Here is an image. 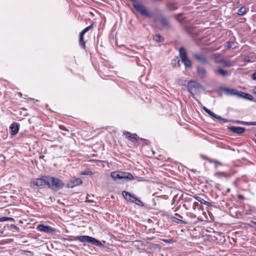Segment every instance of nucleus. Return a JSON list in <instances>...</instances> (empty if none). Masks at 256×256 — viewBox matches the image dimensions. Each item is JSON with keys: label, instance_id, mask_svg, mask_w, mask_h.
I'll return each mask as SVG.
<instances>
[{"label": "nucleus", "instance_id": "nucleus-55", "mask_svg": "<svg viewBox=\"0 0 256 256\" xmlns=\"http://www.w3.org/2000/svg\"><path fill=\"white\" fill-rule=\"evenodd\" d=\"M8 220L14 221V219L12 218L8 217Z\"/></svg>", "mask_w": 256, "mask_h": 256}, {"label": "nucleus", "instance_id": "nucleus-35", "mask_svg": "<svg viewBox=\"0 0 256 256\" xmlns=\"http://www.w3.org/2000/svg\"><path fill=\"white\" fill-rule=\"evenodd\" d=\"M176 82L180 86H186V80L179 78L176 80Z\"/></svg>", "mask_w": 256, "mask_h": 256}, {"label": "nucleus", "instance_id": "nucleus-1", "mask_svg": "<svg viewBox=\"0 0 256 256\" xmlns=\"http://www.w3.org/2000/svg\"><path fill=\"white\" fill-rule=\"evenodd\" d=\"M80 240L81 242L92 244L94 246H98L100 248L102 249L105 248V246L104 245L100 240H98L91 237L88 236H74L72 238V240Z\"/></svg>", "mask_w": 256, "mask_h": 256}, {"label": "nucleus", "instance_id": "nucleus-37", "mask_svg": "<svg viewBox=\"0 0 256 256\" xmlns=\"http://www.w3.org/2000/svg\"><path fill=\"white\" fill-rule=\"evenodd\" d=\"M93 26V25L92 24H91L88 26H87L86 28H84L81 32L80 33H82V34H84L87 32H88L89 30H90Z\"/></svg>", "mask_w": 256, "mask_h": 256}, {"label": "nucleus", "instance_id": "nucleus-17", "mask_svg": "<svg viewBox=\"0 0 256 256\" xmlns=\"http://www.w3.org/2000/svg\"><path fill=\"white\" fill-rule=\"evenodd\" d=\"M166 8L170 11L176 10L178 6L176 3L174 2H169L166 4Z\"/></svg>", "mask_w": 256, "mask_h": 256}, {"label": "nucleus", "instance_id": "nucleus-24", "mask_svg": "<svg viewBox=\"0 0 256 256\" xmlns=\"http://www.w3.org/2000/svg\"><path fill=\"white\" fill-rule=\"evenodd\" d=\"M172 65L173 68H178L180 66V60L176 56L172 60Z\"/></svg>", "mask_w": 256, "mask_h": 256}, {"label": "nucleus", "instance_id": "nucleus-26", "mask_svg": "<svg viewBox=\"0 0 256 256\" xmlns=\"http://www.w3.org/2000/svg\"><path fill=\"white\" fill-rule=\"evenodd\" d=\"M134 179L133 176L130 172H123V180H132Z\"/></svg>", "mask_w": 256, "mask_h": 256}, {"label": "nucleus", "instance_id": "nucleus-58", "mask_svg": "<svg viewBox=\"0 0 256 256\" xmlns=\"http://www.w3.org/2000/svg\"><path fill=\"white\" fill-rule=\"evenodd\" d=\"M253 93L255 94H256V90H253Z\"/></svg>", "mask_w": 256, "mask_h": 256}, {"label": "nucleus", "instance_id": "nucleus-54", "mask_svg": "<svg viewBox=\"0 0 256 256\" xmlns=\"http://www.w3.org/2000/svg\"><path fill=\"white\" fill-rule=\"evenodd\" d=\"M211 162H214V163H216V164H218L221 165V164H220V162H218L217 160H213L212 161H211Z\"/></svg>", "mask_w": 256, "mask_h": 256}, {"label": "nucleus", "instance_id": "nucleus-25", "mask_svg": "<svg viewBox=\"0 0 256 256\" xmlns=\"http://www.w3.org/2000/svg\"><path fill=\"white\" fill-rule=\"evenodd\" d=\"M79 44L82 48L85 49L86 42L84 40V34H82L80 32V34Z\"/></svg>", "mask_w": 256, "mask_h": 256}, {"label": "nucleus", "instance_id": "nucleus-3", "mask_svg": "<svg viewBox=\"0 0 256 256\" xmlns=\"http://www.w3.org/2000/svg\"><path fill=\"white\" fill-rule=\"evenodd\" d=\"M49 176H42L40 178L35 179L31 182L35 188H42L49 184Z\"/></svg>", "mask_w": 256, "mask_h": 256}, {"label": "nucleus", "instance_id": "nucleus-11", "mask_svg": "<svg viewBox=\"0 0 256 256\" xmlns=\"http://www.w3.org/2000/svg\"><path fill=\"white\" fill-rule=\"evenodd\" d=\"M228 129L230 132L238 135L242 134L246 130V129L244 128L234 126H228Z\"/></svg>", "mask_w": 256, "mask_h": 256}, {"label": "nucleus", "instance_id": "nucleus-6", "mask_svg": "<svg viewBox=\"0 0 256 256\" xmlns=\"http://www.w3.org/2000/svg\"><path fill=\"white\" fill-rule=\"evenodd\" d=\"M157 28L160 30L168 29L171 28V25L168 20L164 16L160 17L158 20H154Z\"/></svg>", "mask_w": 256, "mask_h": 256}, {"label": "nucleus", "instance_id": "nucleus-18", "mask_svg": "<svg viewBox=\"0 0 256 256\" xmlns=\"http://www.w3.org/2000/svg\"><path fill=\"white\" fill-rule=\"evenodd\" d=\"M232 122L236 124H241L246 126H256V122H247L240 120H232Z\"/></svg>", "mask_w": 256, "mask_h": 256}, {"label": "nucleus", "instance_id": "nucleus-20", "mask_svg": "<svg viewBox=\"0 0 256 256\" xmlns=\"http://www.w3.org/2000/svg\"><path fill=\"white\" fill-rule=\"evenodd\" d=\"M214 236L216 238V240L222 242H224L225 240L224 236L222 232H214Z\"/></svg>", "mask_w": 256, "mask_h": 256}, {"label": "nucleus", "instance_id": "nucleus-50", "mask_svg": "<svg viewBox=\"0 0 256 256\" xmlns=\"http://www.w3.org/2000/svg\"><path fill=\"white\" fill-rule=\"evenodd\" d=\"M59 127H60V129H61V130H68L64 126L60 125L59 126Z\"/></svg>", "mask_w": 256, "mask_h": 256}, {"label": "nucleus", "instance_id": "nucleus-56", "mask_svg": "<svg viewBox=\"0 0 256 256\" xmlns=\"http://www.w3.org/2000/svg\"><path fill=\"white\" fill-rule=\"evenodd\" d=\"M140 139L141 140H142L144 142H148V140H146V139H144V138H140Z\"/></svg>", "mask_w": 256, "mask_h": 256}, {"label": "nucleus", "instance_id": "nucleus-15", "mask_svg": "<svg viewBox=\"0 0 256 256\" xmlns=\"http://www.w3.org/2000/svg\"><path fill=\"white\" fill-rule=\"evenodd\" d=\"M10 134L12 136L16 135L19 130V124L16 122H13L10 126Z\"/></svg>", "mask_w": 256, "mask_h": 256}, {"label": "nucleus", "instance_id": "nucleus-45", "mask_svg": "<svg viewBox=\"0 0 256 256\" xmlns=\"http://www.w3.org/2000/svg\"><path fill=\"white\" fill-rule=\"evenodd\" d=\"M8 220L7 216H4L2 218H0V222H5Z\"/></svg>", "mask_w": 256, "mask_h": 256}, {"label": "nucleus", "instance_id": "nucleus-13", "mask_svg": "<svg viewBox=\"0 0 256 256\" xmlns=\"http://www.w3.org/2000/svg\"><path fill=\"white\" fill-rule=\"evenodd\" d=\"M196 73L198 76L202 78H204L207 76V70L202 66H198L196 67Z\"/></svg>", "mask_w": 256, "mask_h": 256}, {"label": "nucleus", "instance_id": "nucleus-14", "mask_svg": "<svg viewBox=\"0 0 256 256\" xmlns=\"http://www.w3.org/2000/svg\"><path fill=\"white\" fill-rule=\"evenodd\" d=\"M122 194L124 198L127 202L134 203L135 196L134 194H132L126 191H123Z\"/></svg>", "mask_w": 256, "mask_h": 256}, {"label": "nucleus", "instance_id": "nucleus-32", "mask_svg": "<svg viewBox=\"0 0 256 256\" xmlns=\"http://www.w3.org/2000/svg\"><path fill=\"white\" fill-rule=\"evenodd\" d=\"M216 118L222 121L224 123L228 122H232L233 120H228L224 118H222L220 116L217 114Z\"/></svg>", "mask_w": 256, "mask_h": 256}, {"label": "nucleus", "instance_id": "nucleus-61", "mask_svg": "<svg viewBox=\"0 0 256 256\" xmlns=\"http://www.w3.org/2000/svg\"><path fill=\"white\" fill-rule=\"evenodd\" d=\"M255 136H256V134H255Z\"/></svg>", "mask_w": 256, "mask_h": 256}, {"label": "nucleus", "instance_id": "nucleus-33", "mask_svg": "<svg viewBox=\"0 0 256 256\" xmlns=\"http://www.w3.org/2000/svg\"><path fill=\"white\" fill-rule=\"evenodd\" d=\"M246 12V9L245 7L244 6H242V7H241L238 10V14H239V15H240V16H242V15H244V14Z\"/></svg>", "mask_w": 256, "mask_h": 256}, {"label": "nucleus", "instance_id": "nucleus-59", "mask_svg": "<svg viewBox=\"0 0 256 256\" xmlns=\"http://www.w3.org/2000/svg\"><path fill=\"white\" fill-rule=\"evenodd\" d=\"M252 101H254L255 102H256V99H254L253 98V100Z\"/></svg>", "mask_w": 256, "mask_h": 256}, {"label": "nucleus", "instance_id": "nucleus-51", "mask_svg": "<svg viewBox=\"0 0 256 256\" xmlns=\"http://www.w3.org/2000/svg\"><path fill=\"white\" fill-rule=\"evenodd\" d=\"M174 215H175L176 216H177V217H178V218H180V219H182V216L181 215H180V214H178V213H176V214H174Z\"/></svg>", "mask_w": 256, "mask_h": 256}, {"label": "nucleus", "instance_id": "nucleus-28", "mask_svg": "<svg viewBox=\"0 0 256 256\" xmlns=\"http://www.w3.org/2000/svg\"><path fill=\"white\" fill-rule=\"evenodd\" d=\"M203 110L205 112H206L210 116H212V117L216 118L217 114H214V112L211 111L210 110L208 109L205 106H203Z\"/></svg>", "mask_w": 256, "mask_h": 256}, {"label": "nucleus", "instance_id": "nucleus-12", "mask_svg": "<svg viewBox=\"0 0 256 256\" xmlns=\"http://www.w3.org/2000/svg\"><path fill=\"white\" fill-rule=\"evenodd\" d=\"M214 72L216 75L226 77L230 76V72L228 70H224L220 66H218L214 70Z\"/></svg>", "mask_w": 256, "mask_h": 256}, {"label": "nucleus", "instance_id": "nucleus-60", "mask_svg": "<svg viewBox=\"0 0 256 256\" xmlns=\"http://www.w3.org/2000/svg\"><path fill=\"white\" fill-rule=\"evenodd\" d=\"M256 144V140H253Z\"/></svg>", "mask_w": 256, "mask_h": 256}, {"label": "nucleus", "instance_id": "nucleus-29", "mask_svg": "<svg viewBox=\"0 0 256 256\" xmlns=\"http://www.w3.org/2000/svg\"><path fill=\"white\" fill-rule=\"evenodd\" d=\"M154 40L158 42H163L164 40V38L160 34H156L154 36Z\"/></svg>", "mask_w": 256, "mask_h": 256}, {"label": "nucleus", "instance_id": "nucleus-21", "mask_svg": "<svg viewBox=\"0 0 256 256\" xmlns=\"http://www.w3.org/2000/svg\"><path fill=\"white\" fill-rule=\"evenodd\" d=\"M222 90L224 91L228 95H236L237 90L234 88H222Z\"/></svg>", "mask_w": 256, "mask_h": 256}, {"label": "nucleus", "instance_id": "nucleus-57", "mask_svg": "<svg viewBox=\"0 0 256 256\" xmlns=\"http://www.w3.org/2000/svg\"><path fill=\"white\" fill-rule=\"evenodd\" d=\"M230 188H228V189H227V190H226V192L228 193V192H230Z\"/></svg>", "mask_w": 256, "mask_h": 256}, {"label": "nucleus", "instance_id": "nucleus-22", "mask_svg": "<svg viewBox=\"0 0 256 256\" xmlns=\"http://www.w3.org/2000/svg\"><path fill=\"white\" fill-rule=\"evenodd\" d=\"M170 220L174 222H176L178 224H188V222H186L184 220H183L181 219H180L178 218H176L174 216H171L170 218Z\"/></svg>", "mask_w": 256, "mask_h": 256}, {"label": "nucleus", "instance_id": "nucleus-31", "mask_svg": "<svg viewBox=\"0 0 256 256\" xmlns=\"http://www.w3.org/2000/svg\"><path fill=\"white\" fill-rule=\"evenodd\" d=\"M183 13H179L175 16V18L180 23H182L184 20V18H182Z\"/></svg>", "mask_w": 256, "mask_h": 256}, {"label": "nucleus", "instance_id": "nucleus-41", "mask_svg": "<svg viewBox=\"0 0 256 256\" xmlns=\"http://www.w3.org/2000/svg\"><path fill=\"white\" fill-rule=\"evenodd\" d=\"M244 92H238L237 91V92H236V96H238V97H240V98H243V96H244Z\"/></svg>", "mask_w": 256, "mask_h": 256}, {"label": "nucleus", "instance_id": "nucleus-36", "mask_svg": "<svg viewBox=\"0 0 256 256\" xmlns=\"http://www.w3.org/2000/svg\"><path fill=\"white\" fill-rule=\"evenodd\" d=\"M184 30L190 35H192L193 34V29L191 27L186 26L184 28Z\"/></svg>", "mask_w": 256, "mask_h": 256}, {"label": "nucleus", "instance_id": "nucleus-40", "mask_svg": "<svg viewBox=\"0 0 256 256\" xmlns=\"http://www.w3.org/2000/svg\"><path fill=\"white\" fill-rule=\"evenodd\" d=\"M187 216H188L190 218L193 219L196 218V215L193 213H188L186 214Z\"/></svg>", "mask_w": 256, "mask_h": 256}, {"label": "nucleus", "instance_id": "nucleus-8", "mask_svg": "<svg viewBox=\"0 0 256 256\" xmlns=\"http://www.w3.org/2000/svg\"><path fill=\"white\" fill-rule=\"evenodd\" d=\"M37 229L40 231L44 232L48 234H54L56 230L54 228L48 226H45L43 224L38 225Z\"/></svg>", "mask_w": 256, "mask_h": 256}, {"label": "nucleus", "instance_id": "nucleus-9", "mask_svg": "<svg viewBox=\"0 0 256 256\" xmlns=\"http://www.w3.org/2000/svg\"><path fill=\"white\" fill-rule=\"evenodd\" d=\"M193 56L195 60L202 64H208V59L206 58V56L202 53H194Z\"/></svg>", "mask_w": 256, "mask_h": 256}, {"label": "nucleus", "instance_id": "nucleus-42", "mask_svg": "<svg viewBox=\"0 0 256 256\" xmlns=\"http://www.w3.org/2000/svg\"><path fill=\"white\" fill-rule=\"evenodd\" d=\"M226 46L228 48H231L232 46H233V42H226Z\"/></svg>", "mask_w": 256, "mask_h": 256}, {"label": "nucleus", "instance_id": "nucleus-30", "mask_svg": "<svg viewBox=\"0 0 256 256\" xmlns=\"http://www.w3.org/2000/svg\"><path fill=\"white\" fill-rule=\"evenodd\" d=\"M134 203L140 206H142L144 205V202L139 198H137L136 196H134Z\"/></svg>", "mask_w": 256, "mask_h": 256}, {"label": "nucleus", "instance_id": "nucleus-46", "mask_svg": "<svg viewBox=\"0 0 256 256\" xmlns=\"http://www.w3.org/2000/svg\"><path fill=\"white\" fill-rule=\"evenodd\" d=\"M90 173H91V172H90V171H86V170H85V171H83V172H82V174H84V175H88V174H90Z\"/></svg>", "mask_w": 256, "mask_h": 256}, {"label": "nucleus", "instance_id": "nucleus-16", "mask_svg": "<svg viewBox=\"0 0 256 256\" xmlns=\"http://www.w3.org/2000/svg\"><path fill=\"white\" fill-rule=\"evenodd\" d=\"M111 176L114 180H123V172L116 171L112 172Z\"/></svg>", "mask_w": 256, "mask_h": 256}, {"label": "nucleus", "instance_id": "nucleus-23", "mask_svg": "<svg viewBox=\"0 0 256 256\" xmlns=\"http://www.w3.org/2000/svg\"><path fill=\"white\" fill-rule=\"evenodd\" d=\"M194 198L200 202L202 204H204L207 206H211L212 204L210 202L205 200L204 199L202 198L201 197L197 196H194Z\"/></svg>", "mask_w": 256, "mask_h": 256}, {"label": "nucleus", "instance_id": "nucleus-53", "mask_svg": "<svg viewBox=\"0 0 256 256\" xmlns=\"http://www.w3.org/2000/svg\"><path fill=\"white\" fill-rule=\"evenodd\" d=\"M238 198L239 199H240V200H244V196H242V195H240V194L238 195Z\"/></svg>", "mask_w": 256, "mask_h": 256}, {"label": "nucleus", "instance_id": "nucleus-48", "mask_svg": "<svg viewBox=\"0 0 256 256\" xmlns=\"http://www.w3.org/2000/svg\"><path fill=\"white\" fill-rule=\"evenodd\" d=\"M10 227L16 230H18L19 229V228L16 226L14 224H11Z\"/></svg>", "mask_w": 256, "mask_h": 256}, {"label": "nucleus", "instance_id": "nucleus-10", "mask_svg": "<svg viewBox=\"0 0 256 256\" xmlns=\"http://www.w3.org/2000/svg\"><path fill=\"white\" fill-rule=\"evenodd\" d=\"M123 134L125 136L126 138L133 143H135L140 140V137L136 134H132L129 132L124 131Z\"/></svg>", "mask_w": 256, "mask_h": 256}, {"label": "nucleus", "instance_id": "nucleus-2", "mask_svg": "<svg viewBox=\"0 0 256 256\" xmlns=\"http://www.w3.org/2000/svg\"><path fill=\"white\" fill-rule=\"evenodd\" d=\"M48 183V188L56 192L62 188L64 186V184L62 180L50 176H49Z\"/></svg>", "mask_w": 256, "mask_h": 256}, {"label": "nucleus", "instance_id": "nucleus-38", "mask_svg": "<svg viewBox=\"0 0 256 256\" xmlns=\"http://www.w3.org/2000/svg\"><path fill=\"white\" fill-rule=\"evenodd\" d=\"M224 66L229 67L232 66V62L230 60L224 61L222 62Z\"/></svg>", "mask_w": 256, "mask_h": 256}, {"label": "nucleus", "instance_id": "nucleus-44", "mask_svg": "<svg viewBox=\"0 0 256 256\" xmlns=\"http://www.w3.org/2000/svg\"><path fill=\"white\" fill-rule=\"evenodd\" d=\"M162 240L166 243H172L173 242V240L172 239L163 240Z\"/></svg>", "mask_w": 256, "mask_h": 256}, {"label": "nucleus", "instance_id": "nucleus-49", "mask_svg": "<svg viewBox=\"0 0 256 256\" xmlns=\"http://www.w3.org/2000/svg\"><path fill=\"white\" fill-rule=\"evenodd\" d=\"M252 78L253 80H256V71L252 74Z\"/></svg>", "mask_w": 256, "mask_h": 256}, {"label": "nucleus", "instance_id": "nucleus-34", "mask_svg": "<svg viewBox=\"0 0 256 256\" xmlns=\"http://www.w3.org/2000/svg\"><path fill=\"white\" fill-rule=\"evenodd\" d=\"M242 98L248 100H250V101L253 100V97L251 94H248V93H245V92Z\"/></svg>", "mask_w": 256, "mask_h": 256}, {"label": "nucleus", "instance_id": "nucleus-7", "mask_svg": "<svg viewBox=\"0 0 256 256\" xmlns=\"http://www.w3.org/2000/svg\"><path fill=\"white\" fill-rule=\"evenodd\" d=\"M133 6L135 10L138 12L141 15L150 18L152 14L146 10L142 5L138 4H134Z\"/></svg>", "mask_w": 256, "mask_h": 256}, {"label": "nucleus", "instance_id": "nucleus-27", "mask_svg": "<svg viewBox=\"0 0 256 256\" xmlns=\"http://www.w3.org/2000/svg\"><path fill=\"white\" fill-rule=\"evenodd\" d=\"M214 60L216 63H222L224 62V58L220 54L215 55Z\"/></svg>", "mask_w": 256, "mask_h": 256}, {"label": "nucleus", "instance_id": "nucleus-47", "mask_svg": "<svg viewBox=\"0 0 256 256\" xmlns=\"http://www.w3.org/2000/svg\"><path fill=\"white\" fill-rule=\"evenodd\" d=\"M248 224L250 226H256V222L250 221V223Z\"/></svg>", "mask_w": 256, "mask_h": 256}, {"label": "nucleus", "instance_id": "nucleus-39", "mask_svg": "<svg viewBox=\"0 0 256 256\" xmlns=\"http://www.w3.org/2000/svg\"><path fill=\"white\" fill-rule=\"evenodd\" d=\"M252 56H246L244 58V62H250L252 61Z\"/></svg>", "mask_w": 256, "mask_h": 256}, {"label": "nucleus", "instance_id": "nucleus-43", "mask_svg": "<svg viewBox=\"0 0 256 256\" xmlns=\"http://www.w3.org/2000/svg\"><path fill=\"white\" fill-rule=\"evenodd\" d=\"M199 206H200L198 202H195L193 204L192 208L194 210H196V207Z\"/></svg>", "mask_w": 256, "mask_h": 256}, {"label": "nucleus", "instance_id": "nucleus-52", "mask_svg": "<svg viewBox=\"0 0 256 256\" xmlns=\"http://www.w3.org/2000/svg\"><path fill=\"white\" fill-rule=\"evenodd\" d=\"M216 175L217 176H224V172H218L216 173Z\"/></svg>", "mask_w": 256, "mask_h": 256}, {"label": "nucleus", "instance_id": "nucleus-5", "mask_svg": "<svg viewBox=\"0 0 256 256\" xmlns=\"http://www.w3.org/2000/svg\"><path fill=\"white\" fill-rule=\"evenodd\" d=\"M179 56L185 66L186 68L192 67V63L190 58H188L186 50L184 47H180L178 50Z\"/></svg>", "mask_w": 256, "mask_h": 256}, {"label": "nucleus", "instance_id": "nucleus-4", "mask_svg": "<svg viewBox=\"0 0 256 256\" xmlns=\"http://www.w3.org/2000/svg\"><path fill=\"white\" fill-rule=\"evenodd\" d=\"M188 89L191 94L194 96L200 93L202 90H204V88L198 82L191 80L188 83Z\"/></svg>", "mask_w": 256, "mask_h": 256}, {"label": "nucleus", "instance_id": "nucleus-19", "mask_svg": "<svg viewBox=\"0 0 256 256\" xmlns=\"http://www.w3.org/2000/svg\"><path fill=\"white\" fill-rule=\"evenodd\" d=\"M82 182L80 178H74L73 180H72L71 183L68 184V187L74 188L81 184Z\"/></svg>", "mask_w": 256, "mask_h": 256}]
</instances>
